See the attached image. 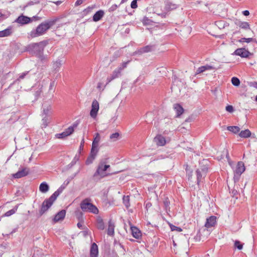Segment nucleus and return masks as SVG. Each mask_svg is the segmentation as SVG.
I'll return each mask as SVG.
<instances>
[{
  "label": "nucleus",
  "mask_w": 257,
  "mask_h": 257,
  "mask_svg": "<svg viewBox=\"0 0 257 257\" xmlns=\"http://www.w3.org/2000/svg\"><path fill=\"white\" fill-rule=\"evenodd\" d=\"M150 20L148 19H146V20H144V23L145 24H148L149 23V21Z\"/></svg>",
  "instance_id": "obj_58"
},
{
  "label": "nucleus",
  "mask_w": 257,
  "mask_h": 257,
  "mask_svg": "<svg viewBox=\"0 0 257 257\" xmlns=\"http://www.w3.org/2000/svg\"><path fill=\"white\" fill-rule=\"evenodd\" d=\"M104 166H105V168L106 169V171L108 170V169H109L110 168V165H106L105 164H104Z\"/></svg>",
  "instance_id": "obj_59"
},
{
  "label": "nucleus",
  "mask_w": 257,
  "mask_h": 257,
  "mask_svg": "<svg viewBox=\"0 0 257 257\" xmlns=\"http://www.w3.org/2000/svg\"><path fill=\"white\" fill-rule=\"evenodd\" d=\"M212 69H213V67L211 66L208 65L202 66L199 67L197 69L195 74L196 75V74L202 73V72L205 71L206 70H212Z\"/></svg>",
  "instance_id": "obj_23"
},
{
  "label": "nucleus",
  "mask_w": 257,
  "mask_h": 257,
  "mask_svg": "<svg viewBox=\"0 0 257 257\" xmlns=\"http://www.w3.org/2000/svg\"><path fill=\"white\" fill-rule=\"evenodd\" d=\"M97 227L98 229L103 230L105 228L104 223L103 222V219L98 217L97 218Z\"/></svg>",
  "instance_id": "obj_28"
},
{
  "label": "nucleus",
  "mask_w": 257,
  "mask_h": 257,
  "mask_svg": "<svg viewBox=\"0 0 257 257\" xmlns=\"http://www.w3.org/2000/svg\"><path fill=\"white\" fill-rule=\"evenodd\" d=\"M173 108L176 112L177 117H179L184 112V109L183 107L179 104H174L173 105Z\"/></svg>",
  "instance_id": "obj_19"
},
{
  "label": "nucleus",
  "mask_w": 257,
  "mask_h": 257,
  "mask_svg": "<svg viewBox=\"0 0 257 257\" xmlns=\"http://www.w3.org/2000/svg\"><path fill=\"white\" fill-rule=\"evenodd\" d=\"M227 129L234 134H237L240 131V128L237 126H229Z\"/></svg>",
  "instance_id": "obj_31"
},
{
  "label": "nucleus",
  "mask_w": 257,
  "mask_h": 257,
  "mask_svg": "<svg viewBox=\"0 0 257 257\" xmlns=\"http://www.w3.org/2000/svg\"><path fill=\"white\" fill-rule=\"evenodd\" d=\"M84 144V140L83 139L81 142L80 145V149H83Z\"/></svg>",
  "instance_id": "obj_56"
},
{
  "label": "nucleus",
  "mask_w": 257,
  "mask_h": 257,
  "mask_svg": "<svg viewBox=\"0 0 257 257\" xmlns=\"http://www.w3.org/2000/svg\"><path fill=\"white\" fill-rule=\"evenodd\" d=\"M118 7V6L116 5H112L109 8V10H108V11L109 12H114V11H115L116 10V9Z\"/></svg>",
  "instance_id": "obj_46"
},
{
  "label": "nucleus",
  "mask_w": 257,
  "mask_h": 257,
  "mask_svg": "<svg viewBox=\"0 0 257 257\" xmlns=\"http://www.w3.org/2000/svg\"><path fill=\"white\" fill-rule=\"evenodd\" d=\"M216 26L220 29H223L228 26L229 24L223 21H219L216 22Z\"/></svg>",
  "instance_id": "obj_30"
},
{
  "label": "nucleus",
  "mask_w": 257,
  "mask_h": 257,
  "mask_svg": "<svg viewBox=\"0 0 257 257\" xmlns=\"http://www.w3.org/2000/svg\"><path fill=\"white\" fill-rule=\"evenodd\" d=\"M76 215L77 216L78 219L79 220H80L82 218V215H83V214L80 211H78V212H76Z\"/></svg>",
  "instance_id": "obj_49"
},
{
  "label": "nucleus",
  "mask_w": 257,
  "mask_h": 257,
  "mask_svg": "<svg viewBox=\"0 0 257 257\" xmlns=\"http://www.w3.org/2000/svg\"><path fill=\"white\" fill-rule=\"evenodd\" d=\"M99 108V106L98 102L96 99L93 100L91 104V109L90 112V115L91 117L95 118L96 117Z\"/></svg>",
  "instance_id": "obj_9"
},
{
  "label": "nucleus",
  "mask_w": 257,
  "mask_h": 257,
  "mask_svg": "<svg viewBox=\"0 0 257 257\" xmlns=\"http://www.w3.org/2000/svg\"><path fill=\"white\" fill-rule=\"evenodd\" d=\"M196 173L197 175V184L199 185V183L203 181L206 175H203V172H201L200 169H197L196 171Z\"/></svg>",
  "instance_id": "obj_25"
},
{
  "label": "nucleus",
  "mask_w": 257,
  "mask_h": 257,
  "mask_svg": "<svg viewBox=\"0 0 257 257\" xmlns=\"http://www.w3.org/2000/svg\"><path fill=\"white\" fill-rule=\"evenodd\" d=\"M119 136V134L118 133H115L111 134L109 138L112 141L115 142V141H116L117 140H118Z\"/></svg>",
  "instance_id": "obj_36"
},
{
  "label": "nucleus",
  "mask_w": 257,
  "mask_h": 257,
  "mask_svg": "<svg viewBox=\"0 0 257 257\" xmlns=\"http://www.w3.org/2000/svg\"><path fill=\"white\" fill-rule=\"evenodd\" d=\"M30 169L28 168H24L18 171L16 173L14 174L13 176L15 178H21L29 174Z\"/></svg>",
  "instance_id": "obj_11"
},
{
  "label": "nucleus",
  "mask_w": 257,
  "mask_h": 257,
  "mask_svg": "<svg viewBox=\"0 0 257 257\" xmlns=\"http://www.w3.org/2000/svg\"><path fill=\"white\" fill-rule=\"evenodd\" d=\"M231 83L233 85L235 86H238L240 84V82L238 78L233 77L231 79Z\"/></svg>",
  "instance_id": "obj_37"
},
{
  "label": "nucleus",
  "mask_w": 257,
  "mask_h": 257,
  "mask_svg": "<svg viewBox=\"0 0 257 257\" xmlns=\"http://www.w3.org/2000/svg\"><path fill=\"white\" fill-rule=\"evenodd\" d=\"M225 109L229 112H232L234 110L233 107L230 105H227L225 107Z\"/></svg>",
  "instance_id": "obj_45"
},
{
  "label": "nucleus",
  "mask_w": 257,
  "mask_h": 257,
  "mask_svg": "<svg viewBox=\"0 0 257 257\" xmlns=\"http://www.w3.org/2000/svg\"><path fill=\"white\" fill-rule=\"evenodd\" d=\"M18 206H19L18 205L15 206L12 209L6 212V213L5 214V216H10L14 214L17 210Z\"/></svg>",
  "instance_id": "obj_33"
},
{
  "label": "nucleus",
  "mask_w": 257,
  "mask_h": 257,
  "mask_svg": "<svg viewBox=\"0 0 257 257\" xmlns=\"http://www.w3.org/2000/svg\"><path fill=\"white\" fill-rule=\"evenodd\" d=\"M123 203L125 205V206L128 208L130 206V196H124L123 197Z\"/></svg>",
  "instance_id": "obj_34"
},
{
  "label": "nucleus",
  "mask_w": 257,
  "mask_h": 257,
  "mask_svg": "<svg viewBox=\"0 0 257 257\" xmlns=\"http://www.w3.org/2000/svg\"><path fill=\"white\" fill-rule=\"evenodd\" d=\"M65 215L66 211L65 210H61L55 215L54 218V222L62 220L64 218Z\"/></svg>",
  "instance_id": "obj_18"
},
{
  "label": "nucleus",
  "mask_w": 257,
  "mask_h": 257,
  "mask_svg": "<svg viewBox=\"0 0 257 257\" xmlns=\"http://www.w3.org/2000/svg\"><path fill=\"white\" fill-rule=\"evenodd\" d=\"M104 13L102 10H99L96 12L93 16V21L97 22L99 21L104 16Z\"/></svg>",
  "instance_id": "obj_20"
},
{
  "label": "nucleus",
  "mask_w": 257,
  "mask_h": 257,
  "mask_svg": "<svg viewBox=\"0 0 257 257\" xmlns=\"http://www.w3.org/2000/svg\"><path fill=\"white\" fill-rule=\"evenodd\" d=\"M114 224L111 221V220H110L108 222V226L107 231V234L110 236L113 235L114 233Z\"/></svg>",
  "instance_id": "obj_24"
},
{
  "label": "nucleus",
  "mask_w": 257,
  "mask_h": 257,
  "mask_svg": "<svg viewBox=\"0 0 257 257\" xmlns=\"http://www.w3.org/2000/svg\"><path fill=\"white\" fill-rule=\"evenodd\" d=\"M55 84V81H53L50 83V86H49V90H52L53 88L54 87Z\"/></svg>",
  "instance_id": "obj_53"
},
{
  "label": "nucleus",
  "mask_w": 257,
  "mask_h": 257,
  "mask_svg": "<svg viewBox=\"0 0 257 257\" xmlns=\"http://www.w3.org/2000/svg\"><path fill=\"white\" fill-rule=\"evenodd\" d=\"M242 14L245 16H247L249 15V12L247 10H245L242 12Z\"/></svg>",
  "instance_id": "obj_54"
},
{
  "label": "nucleus",
  "mask_w": 257,
  "mask_h": 257,
  "mask_svg": "<svg viewBox=\"0 0 257 257\" xmlns=\"http://www.w3.org/2000/svg\"><path fill=\"white\" fill-rule=\"evenodd\" d=\"M40 92L37 91V92H36V95L37 96H39V95H40Z\"/></svg>",
  "instance_id": "obj_62"
},
{
  "label": "nucleus",
  "mask_w": 257,
  "mask_h": 257,
  "mask_svg": "<svg viewBox=\"0 0 257 257\" xmlns=\"http://www.w3.org/2000/svg\"><path fill=\"white\" fill-rule=\"evenodd\" d=\"M61 66V61L60 60H57L54 62L53 64V68L54 70L57 71Z\"/></svg>",
  "instance_id": "obj_35"
},
{
  "label": "nucleus",
  "mask_w": 257,
  "mask_h": 257,
  "mask_svg": "<svg viewBox=\"0 0 257 257\" xmlns=\"http://www.w3.org/2000/svg\"><path fill=\"white\" fill-rule=\"evenodd\" d=\"M83 2V0H77L76 2L75 3V6H78L82 4Z\"/></svg>",
  "instance_id": "obj_52"
},
{
  "label": "nucleus",
  "mask_w": 257,
  "mask_h": 257,
  "mask_svg": "<svg viewBox=\"0 0 257 257\" xmlns=\"http://www.w3.org/2000/svg\"><path fill=\"white\" fill-rule=\"evenodd\" d=\"M235 24L240 28L244 30H250L249 24L246 22H241L237 21L235 22Z\"/></svg>",
  "instance_id": "obj_21"
},
{
  "label": "nucleus",
  "mask_w": 257,
  "mask_h": 257,
  "mask_svg": "<svg viewBox=\"0 0 257 257\" xmlns=\"http://www.w3.org/2000/svg\"><path fill=\"white\" fill-rule=\"evenodd\" d=\"M49 189V186L45 182L42 183L39 186V190L42 193H46L48 192Z\"/></svg>",
  "instance_id": "obj_26"
},
{
  "label": "nucleus",
  "mask_w": 257,
  "mask_h": 257,
  "mask_svg": "<svg viewBox=\"0 0 257 257\" xmlns=\"http://www.w3.org/2000/svg\"><path fill=\"white\" fill-rule=\"evenodd\" d=\"M233 55L239 56L242 58H247L250 53L245 48H238L233 52Z\"/></svg>",
  "instance_id": "obj_10"
},
{
  "label": "nucleus",
  "mask_w": 257,
  "mask_h": 257,
  "mask_svg": "<svg viewBox=\"0 0 257 257\" xmlns=\"http://www.w3.org/2000/svg\"><path fill=\"white\" fill-rule=\"evenodd\" d=\"M76 124H73V126H70L65 130L64 132L60 134H57L55 135L56 137L58 139H64L67 136L71 135L74 132V127H76Z\"/></svg>",
  "instance_id": "obj_8"
},
{
  "label": "nucleus",
  "mask_w": 257,
  "mask_h": 257,
  "mask_svg": "<svg viewBox=\"0 0 257 257\" xmlns=\"http://www.w3.org/2000/svg\"><path fill=\"white\" fill-rule=\"evenodd\" d=\"M91 199L85 198L80 203V208L84 212H89L95 214L98 213V208L90 202Z\"/></svg>",
  "instance_id": "obj_5"
},
{
  "label": "nucleus",
  "mask_w": 257,
  "mask_h": 257,
  "mask_svg": "<svg viewBox=\"0 0 257 257\" xmlns=\"http://www.w3.org/2000/svg\"><path fill=\"white\" fill-rule=\"evenodd\" d=\"M154 142L157 145L159 146H163L166 143V141L164 137L161 135H158L154 139Z\"/></svg>",
  "instance_id": "obj_14"
},
{
  "label": "nucleus",
  "mask_w": 257,
  "mask_h": 257,
  "mask_svg": "<svg viewBox=\"0 0 257 257\" xmlns=\"http://www.w3.org/2000/svg\"><path fill=\"white\" fill-rule=\"evenodd\" d=\"M106 163V161L101 160L98 165L96 171L93 175L94 177L100 176V178H104L108 175H110L112 173H107L106 172V170L105 168L104 164Z\"/></svg>",
  "instance_id": "obj_6"
},
{
  "label": "nucleus",
  "mask_w": 257,
  "mask_h": 257,
  "mask_svg": "<svg viewBox=\"0 0 257 257\" xmlns=\"http://www.w3.org/2000/svg\"><path fill=\"white\" fill-rule=\"evenodd\" d=\"M153 47L154 46L152 45H147L136 50L134 53V55H142L144 53L151 52L153 50Z\"/></svg>",
  "instance_id": "obj_12"
},
{
  "label": "nucleus",
  "mask_w": 257,
  "mask_h": 257,
  "mask_svg": "<svg viewBox=\"0 0 257 257\" xmlns=\"http://www.w3.org/2000/svg\"><path fill=\"white\" fill-rule=\"evenodd\" d=\"M250 135H251V132L248 129L241 131L239 134V136L241 138H248L250 136Z\"/></svg>",
  "instance_id": "obj_29"
},
{
  "label": "nucleus",
  "mask_w": 257,
  "mask_h": 257,
  "mask_svg": "<svg viewBox=\"0 0 257 257\" xmlns=\"http://www.w3.org/2000/svg\"><path fill=\"white\" fill-rule=\"evenodd\" d=\"M249 86L253 87L254 88H255L256 89H257V82H256V81L251 82L249 84Z\"/></svg>",
  "instance_id": "obj_51"
},
{
  "label": "nucleus",
  "mask_w": 257,
  "mask_h": 257,
  "mask_svg": "<svg viewBox=\"0 0 257 257\" xmlns=\"http://www.w3.org/2000/svg\"><path fill=\"white\" fill-rule=\"evenodd\" d=\"M201 172H203V175H206L207 173L208 172V167L204 165L201 167L200 169H199Z\"/></svg>",
  "instance_id": "obj_43"
},
{
  "label": "nucleus",
  "mask_w": 257,
  "mask_h": 257,
  "mask_svg": "<svg viewBox=\"0 0 257 257\" xmlns=\"http://www.w3.org/2000/svg\"><path fill=\"white\" fill-rule=\"evenodd\" d=\"M28 73H29V71H27V72L22 73L20 75L19 78L18 79V80H20L21 79H23L25 77V76H26L28 74Z\"/></svg>",
  "instance_id": "obj_48"
},
{
  "label": "nucleus",
  "mask_w": 257,
  "mask_h": 257,
  "mask_svg": "<svg viewBox=\"0 0 257 257\" xmlns=\"http://www.w3.org/2000/svg\"><path fill=\"white\" fill-rule=\"evenodd\" d=\"M32 20L30 18L27 16L21 15L17 18L16 22L19 24L25 25L29 23Z\"/></svg>",
  "instance_id": "obj_15"
},
{
  "label": "nucleus",
  "mask_w": 257,
  "mask_h": 257,
  "mask_svg": "<svg viewBox=\"0 0 257 257\" xmlns=\"http://www.w3.org/2000/svg\"><path fill=\"white\" fill-rule=\"evenodd\" d=\"M77 226L79 228L82 229V225L80 222H78L77 224Z\"/></svg>",
  "instance_id": "obj_57"
},
{
  "label": "nucleus",
  "mask_w": 257,
  "mask_h": 257,
  "mask_svg": "<svg viewBox=\"0 0 257 257\" xmlns=\"http://www.w3.org/2000/svg\"><path fill=\"white\" fill-rule=\"evenodd\" d=\"M164 204L166 209H167V208L169 207L170 202L168 198L164 200Z\"/></svg>",
  "instance_id": "obj_50"
},
{
  "label": "nucleus",
  "mask_w": 257,
  "mask_h": 257,
  "mask_svg": "<svg viewBox=\"0 0 257 257\" xmlns=\"http://www.w3.org/2000/svg\"><path fill=\"white\" fill-rule=\"evenodd\" d=\"M131 230L133 236L137 239H139L142 236L141 231L136 227H132Z\"/></svg>",
  "instance_id": "obj_22"
},
{
  "label": "nucleus",
  "mask_w": 257,
  "mask_h": 257,
  "mask_svg": "<svg viewBox=\"0 0 257 257\" xmlns=\"http://www.w3.org/2000/svg\"><path fill=\"white\" fill-rule=\"evenodd\" d=\"M62 3V2L61 1H57V2H55L54 3H55V4H56L57 5H60Z\"/></svg>",
  "instance_id": "obj_60"
},
{
  "label": "nucleus",
  "mask_w": 257,
  "mask_h": 257,
  "mask_svg": "<svg viewBox=\"0 0 257 257\" xmlns=\"http://www.w3.org/2000/svg\"><path fill=\"white\" fill-rule=\"evenodd\" d=\"M177 6L175 4H172L170 2H167L165 6V9L166 10L170 11L176 9Z\"/></svg>",
  "instance_id": "obj_32"
},
{
  "label": "nucleus",
  "mask_w": 257,
  "mask_h": 257,
  "mask_svg": "<svg viewBox=\"0 0 257 257\" xmlns=\"http://www.w3.org/2000/svg\"><path fill=\"white\" fill-rule=\"evenodd\" d=\"M234 246L235 248L241 250L243 247V243H241L239 240H235L234 241Z\"/></svg>",
  "instance_id": "obj_39"
},
{
  "label": "nucleus",
  "mask_w": 257,
  "mask_h": 257,
  "mask_svg": "<svg viewBox=\"0 0 257 257\" xmlns=\"http://www.w3.org/2000/svg\"><path fill=\"white\" fill-rule=\"evenodd\" d=\"M170 227H171V230L172 231L177 230L178 232H180V231H181L182 230V229L180 227L176 226L173 225H170Z\"/></svg>",
  "instance_id": "obj_44"
},
{
  "label": "nucleus",
  "mask_w": 257,
  "mask_h": 257,
  "mask_svg": "<svg viewBox=\"0 0 257 257\" xmlns=\"http://www.w3.org/2000/svg\"><path fill=\"white\" fill-rule=\"evenodd\" d=\"M100 140V137L98 133L95 134L91 146V151L89 156L86 161V164L89 165L91 164L93 160L95 159L98 152V143Z\"/></svg>",
  "instance_id": "obj_4"
},
{
  "label": "nucleus",
  "mask_w": 257,
  "mask_h": 257,
  "mask_svg": "<svg viewBox=\"0 0 257 257\" xmlns=\"http://www.w3.org/2000/svg\"><path fill=\"white\" fill-rule=\"evenodd\" d=\"M42 125L43 127H46L49 123V120L47 116H45L42 120Z\"/></svg>",
  "instance_id": "obj_40"
},
{
  "label": "nucleus",
  "mask_w": 257,
  "mask_h": 257,
  "mask_svg": "<svg viewBox=\"0 0 257 257\" xmlns=\"http://www.w3.org/2000/svg\"><path fill=\"white\" fill-rule=\"evenodd\" d=\"M51 106L50 105H48L46 106L45 105H43V113L46 116H47V115L48 114L49 111L51 110Z\"/></svg>",
  "instance_id": "obj_41"
},
{
  "label": "nucleus",
  "mask_w": 257,
  "mask_h": 257,
  "mask_svg": "<svg viewBox=\"0 0 257 257\" xmlns=\"http://www.w3.org/2000/svg\"><path fill=\"white\" fill-rule=\"evenodd\" d=\"M98 254V249L97 245L95 243H93L91 244L90 255V257H97Z\"/></svg>",
  "instance_id": "obj_17"
},
{
  "label": "nucleus",
  "mask_w": 257,
  "mask_h": 257,
  "mask_svg": "<svg viewBox=\"0 0 257 257\" xmlns=\"http://www.w3.org/2000/svg\"><path fill=\"white\" fill-rule=\"evenodd\" d=\"M64 188L59 187L49 198L45 199L42 203L41 208L39 211L40 216H42L52 205L57 197L62 192Z\"/></svg>",
  "instance_id": "obj_3"
},
{
  "label": "nucleus",
  "mask_w": 257,
  "mask_h": 257,
  "mask_svg": "<svg viewBox=\"0 0 257 257\" xmlns=\"http://www.w3.org/2000/svg\"><path fill=\"white\" fill-rule=\"evenodd\" d=\"M84 235H86L87 234V231H84L83 232Z\"/></svg>",
  "instance_id": "obj_61"
},
{
  "label": "nucleus",
  "mask_w": 257,
  "mask_h": 257,
  "mask_svg": "<svg viewBox=\"0 0 257 257\" xmlns=\"http://www.w3.org/2000/svg\"><path fill=\"white\" fill-rule=\"evenodd\" d=\"M92 9V7H88L87 9H85L84 10V12H86V13H89V12H90L91 11V10Z\"/></svg>",
  "instance_id": "obj_55"
},
{
  "label": "nucleus",
  "mask_w": 257,
  "mask_h": 257,
  "mask_svg": "<svg viewBox=\"0 0 257 257\" xmlns=\"http://www.w3.org/2000/svg\"><path fill=\"white\" fill-rule=\"evenodd\" d=\"M131 6L132 9L137 8L138 6L137 0H133L131 3Z\"/></svg>",
  "instance_id": "obj_47"
},
{
  "label": "nucleus",
  "mask_w": 257,
  "mask_h": 257,
  "mask_svg": "<svg viewBox=\"0 0 257 257\" xmlns=\"http://www.w3.org/2000/svg\"><path fill=\"white\" fill-rule=\"evenodd\" d=\"M216 217L214 216H211L207 218L205 224V226L207 228H209L213 226L216 222Z\"/></svg>",
  "instance_id": "obj_16"
},
{
  "label": "nucleus",
  "mask_w": 257,
  "mask_h": 257,
  "mask_svg": "<svg viewBox=\"0 0 257 257\" xmlns=\"http://www.w3.org/2000/svg\"><path fill=\"white\" fill-rule=\"evenodd\" d=\"M121 72L118 68L115 69L112 72V74H111V75L107 78V80H106L107 82H106V85L108 84L109 82H110L113 79L117 78L119 77V76H120Z\"/></svg>",
  "instance_id": "obj_13"
},
{
  "label": "nucleus",
  "mask_w": 257,
  "mask_h": 257,
  "mask_svg": "<svg viewBox=\"0 0 257 257\" xmlns=\"http://www.w3.org/2000/svg\"><path fill=\"white\" fill-rule=\"evenodd\" d=\"M29 4V5H33V4H34V3H33V2H31L29 3V4Z\"/></svg>",
  "instance_id": "obj_64"
},
{
  "label": "nucleus",
  "mask_w": 257,
  "mask_h": 257,
  "mask_svg": "<svg viewBox=\"0 0 257 257\" xmlns=\"http://www.w3.org/2000/svg\"><path fill=\"white\" fill-rule=\"evenodd\" d=\"M245 171V167L242 162H238L234 170V180L236 182L239 179L240 175Z\"/></svg>",
  "instance_id": "obj_7"
},
{
  "label": "nucleus",
  "mask_w": 257,
  "mask_h": 257,
  "mask_svg": "<svg viewBox=\"0 0 257 257\" xmlns=\"http://www.w3.org/2000/svg\"><path fill=\"white\" fill-rule=\"evenodd\" d=\"M12 33V28L9 27L3 31H0V37H8Z\"/></svg>",
  "instance_id": "obj_27"
},
{
  "label": "nucleus",
  "mask_w": 257,
  "mask_h": 257,
  "mask_svg": "<svg viewBox=\"0 0 257 257\" xmlns=\"http://www.w3.org/2000/svg\"><path fill=\"white\" fill-rule=\"evenodd\" d=\"M47 44L48 43L46 41L33 43L28 46L27 50L30 53L37 56L42 61H46V58L43 55V51Z\"/></svg>",
  "instance_id": "obj_1"
},
{
  "label": "nucleus",
  "mask_w": 257,
  "mask_h": 257,
  "mask_svg": "<svg viewBox=\"0 0 257 257\" xmlns=\"http://www.w3.org/2000/svg\"><path fill=\"white\" fill-rule=\"evenodd\" d=\"M254 41H255V40L252 38H242L238 40V42H240V43H242V42H245L246 43H250L251 42H254Z\"/></svg>",
  "instance_id": "obj_38"
},
{
  "label": "nucleus",
  "mask_w": 257,
  "mask_h": 257,
  "mask_svg": "<svg viewBox=\"0 0 257 257\" xmlns=\"http://www.w3.org/2000/svg\"><path fill=\"white\" fill-rule=\"evenodd\" d=\"M130 62V61L128 60L126 62H123L120 66H119L117 68L121 72V71L125 68L127 67V64Z\"/></svg>",
  "instance_id": "obj_42"
},
{
  "label": "nucleus",
  "mask_w": 257,
  "mask_h": 257,
  "mask_svg": "<svg viewBox=\"0 0 257 257\" xmlns=\"http://www.w3.org/2000/svg\"><path fill=\"white\" fill-rule=\"evenodd\" d=\"M56 20H48L42 23L36 29L33 30L29 34L31 38H35L44 35L51 27L54 26Z\"/></svg>",
  "instance_id": "obj_2"
},
{
  "label": "nucleus",
  "mask_w": 257,
  "mask_h": 257,
  "mask_svg": "<svg viewBox=\"0 0 257 257\" xmlns=\"http://www.w3.org/2000/svg\"><path fill=\"white\" fill-rule=\"evenodd\" d=\"M101 83H99L98 84L97 87H98V88H100L101 87Z\"/></svg>",
  "instance_id": "obj_63"
}]
</instances>
